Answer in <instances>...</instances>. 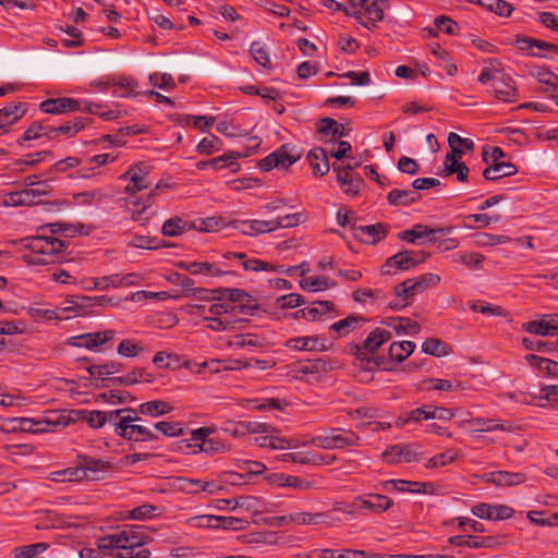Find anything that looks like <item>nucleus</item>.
I'll return each mask as SVG.
<instances>
[{
    "mask_svg": "<svg viewBox=\"0 0 558 558\" xmlns=\"http://www.w3.org/2000/svg\"><path fill=\"white\" fill-rule=\"evenodd\" d=\"M303 218L302 213H296L292 215H286L282 217H278L277 219L270 220L271 230L275 231L279 228H291L301 223Z\"/></svg>",
    "mask_w": 558,
    "mask_h": 558,
    "instance_id": "62",
    "label": "nucleus"
},
{
    "mask_svg": "<svg viewBox=\"0 0 558 558\" xmlns=\"http://www.w3.org/2000/svg\"><path fill=\"white\" fill-rule=\"evenodd\" d=\"M351 229L354 239L367 244H377L384 240L389 232V226L381 222L368 226L352 225Z\"/></svg>",
    "mask_w": 558,
    "mask_h": 558,
    "instance_id": "9",
    "label": "nucleus"
},
{
    "mask_svg": "<svg viewBox=\"0 0 558 558\" xmlns=\"http://www.w3.org/2000/svg\"><path fill=\"white\" fill-rule=\"evenodd\" d=\"M388 319L391 320V323H388L387 320H385L384 324L391 326L398 335H407L408 333L411 336H415V335L420 333V331H421L420 324L415 320H412L411 318L391 317Z\"/></svg>",
    "mask_w": 558,
    "mask_h": 558,
    "instance_id": "39",
    "label": "nucleus"
},
{
    "mask_svg": "<svg viewBox=\"0 0 558 558\" xmlns=\"http://www.w3.org/2000/svg\"><path fill=\"white\" fill-rule=\"evenodd\" d=\"M53 138V126L45 125L41 122H33L24 132L22 137L17 140V144L23 145L25 141H32L40 137Z\"/></svg>",
    "mask_w": 558,
    "mask_h": 558,
    "instance_id": "42",
    "label": "nucleus"
},
{
    "mask_svg": "<svg viewBox=\"0 0 558 558\" xmlns=\"http://www.w3.org/2000/svg\"><path fill=\"white\" fill-rule=\"evenodd\" d=\"M300 156H293L290 154L289 147L287 144L281 145L275 151L267 155L265 158L260 159L258 162L259 169L262 171H270L275 168L288 169L292 166Z\"/></svg>",
    "mask_w": 558,
    "mask_h": 558,
    "instance_id": "6",
    "label": "nucleus"
},
{
    "mask_svg": "<svg viewBox=\"0 0 558 558\" xmlns=\"http://www.w3.org/2000/svg\"><path fill=\"white\" fill-rule=\"evenodd\" d=\"M158 189L154 186L150 192L146 195L145 198H136L132 202V204L137 207L135 209H132V219L134 221L140 222L141 226H145L148 223L149 219L156 215V210L150 209L151 205L155 203V198L158 195Z\"/></svg>",
    "mask_w": 558,
    "mask_h": 558,
    "instance_id": "15",
    "label": "nucleus"
},
{
    "mask_svg": "<svg viewBox=\"0 0 558 558\" xmlns=\"http://www.w3.org/2000/svg\"><path fill=\"white\" fill-rule=\"evenodd\" d=\"M222 301H229L234 307V312H238L243 315L254 316L255 313L259 310L258 301L253 298L245 290L238 288H225Z\"/></svg>",
    "mask_w": 558,
    "mask_h": 558,
    "instance_id": "4",
    "label": "nucleus"
},
{
    "mask_svg": "<svg viewBox=\"0 0 558 558\" xmlns=\"http://www.w3.org/2000/svg\"><path fill=\"white\" fill-rule=\"evenodd\" d=\"M192 225H194V230L202 232H215L220 230L225 226V222L221 218L208 217L193 221Z\"/></svg>",
    "mask_w": 558,
    "mask_h": 558,
    "instance_id": "56",
    "label": "nucleus"
},
{
    "mask_svg": "<svg viewBox=\"0 0 558 558\" xmlns=\"http://www.w3.org/2000/svg\"><path fill=\"white\" fill-rule=\"evenodd\" d=\"M70 420V416L58 414L56 418H46L43 421H35L27 417H21L16 421L19 422V428L23 432L44 433L48 432L50 426L68 425Z\"/></svg>",
    "mask_w": 558,
    "mask_h": 558,
    "instance_id": "14",
    "label": "nucleus"
},
{
    "mask_svg": "<svg viewBox=\"0 0 558 558\" xmlns=\"http://www.w3.org/2000/svg\"><path fill=\"white\" fill-rule=\"evenodd\" d=\"M26 112V105L24 102L10 104L0 109V124L8 129L17 120H20Z\"/></svg>",
    "mask_w": 558,
    "mask_h": 558,
    "instance_id": "36",
    "label": "nucleus"
},
{
    "mask_svg": "<svg viewBox=\"0 0 558 558\" xmlns=\"http://www.w3.org/2000/svg\"><path fill=\"white\" fill-rule=\"evenodd\" d=\"M148 173L149 167L145 163L135 165L122 173L119 180L129 181L124 187V192L134 195L143 190L149 189L151 183L147 180Z\"/></svg>",
    "mask_w": 558,
    "mask_h": 558,
    "instance_id": "5",
    "label": "nucleus"
},
{
    "mask_svg": "<svg viewBox=\"0 0 558 558\" xmlns=\"http://www.w3.org/2000/svg\"><path fill=\"white\" fill-rule=\"evenodd\" d=\"M518 172L515 165L511 162H495L483 171V177L487 181H497L506 177L514 175Z\"/></svg>",
    "mask_w": 558,
    "mask_h": 558,
    "instance_id": "29",
    "label": "nucleus"
},
{
    "mask_svg": "<svg viewBox=\"0 0 558 558\" xmlns=\"http://www.w3.org/2000/svg\"><path fill=\"white\" fill-rule=\"evenodd\" d=\"M39 109L49 114H62L81 110V104L69 97L48 98L40 102Z\"/></svg>",
    "mask_w": 558,
    "mask_h": 558,
    "instance_id": "18",
    "label": "nucleus"
},
{
    "mask_svg": "<svg viewBox=\"0 0 558 558\" xmlns=\"http://www.w3.org/2000/svg\"><path fill=\"white\" fill-rule=\"evenodd\" d=\"M393 506V500L381 494H366L357 496L351 504L349 514L355 513H383Z\"/></svg>",
    "mask_w": 558,
    "mask_h": 558,
    "instance_id": "3",
    "label": "nucleus"
},
{
    "mask_svg": "<svg viewBox=\"0 0 558 558\" xmlns=\"http://www.w3.org/2000/svg\"><path fill=\"white\" fill-rule=\"evenodd\" d=\"M158 508L153 505H142L128 511L126 519L129 520H147L157 517Z\"/></svg>",
    "mask_w": 558,
    "mask_h": 558,
    "instance_id": "54",
    "label": "nucleus"
},
{
    "mask_svg": "<svg viewBox=\"0 0 558 558\" xmlns=\"http://www.w3.org/2000/svg\"><path fill=\"white\" fill-rule=\"evenodd\" d=\"M449 543L454 546H466L470 548H493L504 543L502 536H472V535H456L449 538Z\"/></svg>",
    "mask_w": 558,
    "mask_h": 558,
    "instance_id": "13",
    "label": "nucleus"
},
{
    "mask_svg": "<svg viewBox=\"0 0 558 558\" xmlns=\"http://www.w3.org/2000/svg\"><path fill=\"white\" fill-rule=\"evenodd\" d=\"M236 228L242 234L256 235L271 232L270 220H242L234 222Z\"/></svg>",
    "mask_w": 558,
    "mask_h": 558,
    "instance_id": "34",
    "label": "nucleus"
},
{
    "mask_svg": "<svg viewBox=\"0 0 558 558\" xmlns=\"http://www.w3.org/2000/svg\"><path fill=\"white\" fill-rule=\"evenodd\" d=\"M332 449H344L360 445V437L352 430L331 428Z\"/></svg>",
    "mask_w": 558,
    "mask_h": 558,
    "instance_id": "31",
    "label": "nucleus"
},
{
    "mask_svg": "<svg viewBox=\"0 0 558 558\" xmlns=\"http://www.w3.org/2000/svg\"><path fill=\"white\" fill-rule=\"evenodd\" d=\"M117 351L122 356L135 357V356L140 355L144 351V348L138 342H136L135 340L123 339L118 344Z\"/></svg>",
    "mask_w": 558,
    "mask_h": 558,
    "instance_id": "60",
    "label": "nucleus"
},
{
    "mask_svg": "<svg viewBox=\"0 0 558 558\" xmlns=\"http://www.w3.org/2000/svg\"><path fill=\"white\" fill-rule=\"evenodd\" d=\"M422 351L426 354L434 355L437 357L445 356L448 354L446 342L437 338H427L422 343Z\"/></svg>",
    "mask_w": 558,
    "mask_h": 558,
    "instance_id": "51",
    "label": "nucleus"
},
{
    "mask_svg": "<svg viewBox=\"0 0 558 558\" xmlns=\"http://www.w3.org/2000/svg\"><path fill=\"white\" fill-rule=\"evenodd\" d=\"M221 146V141L216 135H210L208 137L203 138L196 146V150L203 155H211L215 151H219Z\"/></svg>",
    "mask_w": 558,
    "mask_h": 558,
    "instance_id": "64",
    "label": "nucleus"
},
{
    "mask_svg": "<svg viewBox=\"0 0 558 558\" xmlns=\"http://www.w3.org/2000/svg\"><path fill=\"white\" fill-rule=\"evenodd\" d=\"M415 347V343L412 341L392 342L388 351L389 357L398 363L403 362L413 353Z\"/></svg>",
    "mask_w": 558,
    "mask_h": 558,
    "instance_id": "44",
    "label": "nucleus"
},
{
    "mask_svg": "<svg viewBox=\"0 0 558 558\" xmlns=\"http://www.w3.org/2000/svg\"><path fill=\"white\" fill-rule=\"evenodd\" d=\"M121 427V432H118L117 435L130 441H151L158 439V436L151 429L143 425H122Z\"/></svg>",
    "mask_w": 558,
    "mask_h": 558,
    "instance_id": "24",
    "label": "nucleus"
},
{
    "mask_svg": "<svg viewBox=\"0 0 558 558\" xmlns=\"http://www.w3.org/2000/svg\"><path fill=\"white\" fill-rule=\"evenodd\" d=\"M106 87H112V94L117 97H135L138 95L136 92L138 82L132 76H112L108 77Z\"/></svg>",
    "mask_w": 558,
    "mask_h": 558,
    "instance_id": "20",
    "label": "nucleus"
},
{
    "mask_svg": "<svg viewBox=\"0 0 558 558\" xmlns=\"http://www.w3.org/2000/svg\"><path fill=\"white\" fill-rule=\"evenodd\" d=\"M81 468L85 471V476H93L97 472H106L112 468L109 461L96 459L89 456H78Z\"/></svg>",
    "mask_w": 558,
    "mask_h": 558,
    "instance_id": "40",
    "label": "nucleus"
},
{
    "mask_svg": "<svg viewBox=\"0 0 558 558\" xmlns=\"http://www.w3.org/2000/svg\"><path fill=\"white\" fill-rule=\"evenodd\" d=\"M492 92L504 102H514L518 99L514 81L508 75L500 74V78L492 84Z\"/></svg>",
    "mask_w": 558,
    "mask_h": 558,
    "instance_id": "23",
    "label": "nucleus"
},
{
    "mask_svg": "<svg viewBox=\"0 0 558 558\" xmlns=\"http://www.w3.org/2000/svg\"><path fill=\"white\" fill-rule=\"evenodd\" d=\"M451 231H452L451 227L433 229V228L427 227L426 225L416 223L412 227V229H408V230L400 232L398 234V239L401 241H405L408 243H412V244H415V243L422 244V242H420V240H422L424 238H429V242H435L436 234L445 235V234L450 233Z\"/></svg>",
    "mask_w": 558,
    "mask_h": 558,
    "instance_id": "7",
    "label": "nucleus"
},
{
    "mask_svg": "<svg viewBox=\"0 0 558 558\" xmlns=\"http://www.w3.org/2000/svg\"><path fill=\"white\" fill-rule=\"evenodd\" d=\"M383 459L387 463H411L420 460V453L412 445H393L383 452Z\"/></svg>",
    "mask_w": 558,
    "mask_h": 558,
    "instance_id": "17",
    "label": "nucleus"
},
{
    "mask_svg": "<svg viewBox=\"0 0 558 558\" xmlns=\"http://www.w3.org/2000/svg\"><path fill=\"white\" fill-rule=\"evenodd\" d=\"M178 267L184 269L191 275H205L208 277H220L232 274L229 270L222 269L219 264H211L208 262H180L178 263Z\"/></svg>",
    "mask_w": 558,
    "mask_h": 558,
    "instance_id": "21",
    "label": "nucleus"
},
{
    "mask_svg": "<svg viewBox=\"0 0 558 558\" xmlns=\"http://www.w3.org/2000/svg\"><path fill=\"white\" fill-rule=\"evenodd\" d=\"M421 195L413 190L393 189L387 195V202L393 206H409L417 203Z\"/></svg>",
    "mask_w": 558,
    "mask_h": 558,
    "instance_id": "35",
    "label": "nucleus"
},
{
    "mask_svg": "<svg viewBox=\"0 0 558 558\" xmlns=\"http://www.w3.org/2000/svg\"><path fill=\"white\" fill-rule=\"evenodd\" d=\"M319 338L317 336H308V337H299V338H292L289 339L286 342V347L293 349V350H300V351H324L326 350L325 345L322 344L320 348H318Z\"/></svg>",
    "mask_w": 558,
    "mask_h": 558,
    "instance_id": "43",
    "label": "nucleus"
},
{
    "mask_svg": "<svg viewBox=\"0 0 558 558\" xmlns=\"http://www.w3.org/2000/svg\"><path fill=\"white\" fill-rule=\"evenodd\" d=\"M216 121L215 117L183 114L179 122L183 125H193L195 129L206 132Z\"/></svg>",
    "mask_w": 558,
    "mask_h": 558,
    "instance_id": "48",
    "label": "nucleus"
},
{
    "mask_svg": "<svg viewBox=\"0 0 558 558\" xmlns=\"http://www.w3.org/2000/svg\"><path fill=\"white\" fill-rule=\"evenodd\" d=\"M527 363L548 377H558V362L535 354L525 356Z\"/></svg>",
    "mask_w": 558,
    "mask_h": 558,
    "instance_id": "38",
    "label": "nucleus"
},
{
    "mask_svg": "<svg viewBox=\"0 0 558 558\" xmlns=\"http://www.w3.org/2000/svg\"><path fill=\"white\" fill-rule=\"evenodd\" d=\"M180 359L175 353H168L165 351L157 352L153 357V363L159 368H173Z\"/></svg>",
    "mask_w": 558,
    "mask_h": 558,
    "instance_id": "63",
    "label": "nucleus"
},
{
    "mask_svg": "<svg viewBox=\"0 0 558 558\" xmlns=\"http://www.w3.org/2000/svg\"><path fill=\"white\" fill-rule=\"evenodd\" d=\"M364 322H366L365 317L353 314L331 324L329 329L330 331L336 332L338 337H344L357 329Z\"/></svg>",
    "mask_w": 558,
    "mask_h": 558,
    "instance_id": "30",
    "label": "nucleus"
},
{
    "mask_svg": "<svg viewBox=\"0 0 558 558\" xmlns=\"http://www.w3.org/2000/svg\"><path fill=\"white\" fill-rule=\"evenodd\" d=\"M76 418L86 422L92 428H100L106 423L110 424L113 427V420L111 421V411H88V410H78L74 411Z\"/></svg>",
    "mask_w": 558,
    "mask_h": 558,
    "instance_id": "26",
    "label": "nucleus"
},
{
    "mask_svg": "<svg viewBox=\"0 0 558 558\" xmlns=\"http://www.w3.org/2000/svg\"><path fill=\"white\" fill-rule=\"evenodd\" d=\"M194 225L184 220L182 217L174 216L167 219L161 227V233L165 236H179L189 230H193Z\"/></svg>",
    "mask_w": 558,
    "mask_h": 558,
    "instance_id": "33",
    "label": "nucleus"
},
{
    "mask_svg": "<svg viewBox=\"0 0 558 558\" xmlns=\"http://www.w3.org/2000/svg\"><path fill=\"white\" fill-rule=\"evenodd\" d=\"M332 170L337 172V181L345 194L356 195L359 193L360 186L363 183L362 178L354 177L348 170H341V167L335 163L332 165Z\"/></svg>",
    "mask_w": 558,
    "mask_h": 558,
    "instance_id": "27",
    "label": "nucleus"
},
{
    "mask_svg": "<svg viewBox=\"0 0 558 558\" xmlns=\"http://www.w3.org/2000/svg\"><path fill=\"white\" fill-rule=\"evenodd\" d=\"M280 522V524H296V525H319L326 524L330 525L332 520L328 513L325 512H295L289 513L286 515H281L276 518Z\"/></svg>",
    "mask_w": 558,
    "mask_h": 558,
    "instance_id": "11",
    "label": "nucleus"
},
{
    "mask_svg": "<svg viewBox=\"0 0 558 558\" xmlns=\"http://www.w3.org/2000/svg\"><path fill=\"white\" fill-rule=\"evenodd\" d=\"M336 283L330 281L329 278L324 276L307 277L300 281V287L304 291H324L330 287H335Z\"/></svg>",
    "mask_w": 558,
    "mask_h": 558,
    "instance_id": "47",
    "label": "nucleus"
},
{
    "mask_svg": "<svg viewBox=\"0 0 558 558\" xmlns=\"http://www.w3.org/2000/svg\"><path fill=\"white\" fill-rule=\"evenodd\" d=\"M85 228L83 223L65 221L39 227V234L22 239L24 247L29 250V254L22 256L23 262L29 266L62 263L70 243L56 238L54 234L74 238L77 234H87L88 231H84Z\"/></svg>",
    "mask_w": 558,
    "mask_h": 558,
    "instance_id": "1",
    "label": "nucleus"
},
{
    "mask_svg": "<svg viewBox=\"0 0 558 558\" xmlns=\"http://www.w3.org/2000/svg\"><path fill=\"white\" fill-rule=\"evenodd\" d=\"M335 304L330 301L313 302L312 305L300 310L302 318L314 322L320 318L324 314L333 311Z\"/></svg>",
    "mask_w": 558,
    "mask_h": 558,
    "instance_id": "41",
    "label": "nucleus"
},
{
    "mask_svg": "<svg viewBox=\"0 0 558 558\" xmlns=\"http://www.w3.org/2000/svg\"><path fill=\"white\" fill-rule=\"evenodd\" d=\"M471 512L478 519L484 520H506L514 514V510L506 505H493L481 502L472 507Z\"/></svg>",
    "mask_w": 558,
    "mask_h": 558,
    "instance_id": "12",
    "label": "nucleus"
},
{
    "mask_svg": "<svg viewBox=\"0 0 558 558\" xmlns=\"http://www.w3.org/2000/svg\"><path fill=\"white\" fill-rule=\"evenodd\" d=\"M294 371L302 376L320 374L327 372V363L323 359L308 360L299 364Z\"/></svg>",
    "mask_w": 558,
    "mask_h": 558,
    "instance_id": "49",
    "label": "nucleus"
},
{
    "mask_svg": "<svg viewBox=\"0 0 558 558\" xmlns=\"http://www.w3.org/2000/svg\"><path fill=\"white\" fill-rule=\"evenodd\" d=\"M93 286L92 287H85L86 290H107L109 288H121V275L113 274L109 276H104L100 278H93Z\"/></svg>",
    "mask_w": 558,
    "mask_h": 558,
    "instance_id": "52",
    "label": "nucleus"
},
{
    "mask_svg": "<svg viewBox=\"0 0 558 558\" xmlns=\"http://www.w3.org/2000/svg\"><path fill=\"white\" fill-rule=\"evenodd\" d=\"M171 410H172V407L168 402L161 401V400L148 401V402L142 403L138 407V412L141 414L149 415L153 417L167 414Z\"/></svg>",
    "mask_w": 558,
    "mask_h": 558,
    "instance_id": "46",
    "label": "nucleus"
},
{
    "mask_svg": "<svg viewBox=\"0 0 558 558\" xmlns=\"http://www.w3.org/2000/svg\"><path fill=\"white\" fill-rule=\"evenodd\" d=\"M250 53L253 56L255 61L263 68L270 69L271 61L268 51L265 46L258 41H253L250 47Z\"/></svg>",
    "mask_w": 558,
    "mask_h": 558,
    "instance_id": "61",
    "label": "nucleus"
},
{
    "mask_svg": "<svg viewBox=\"0 0 558 558\" xmlns=\"http://www.w3.org/2000/svg\"><path fill=\"white\" fill-rule=\"evenodd\" d=\"M155 380L154 375L148 373L145 368H135L128 374L119 377H113L109 379H104L101 384V388H109L111 386L121 385V386H132L138 383H148L151 384Z\"/></svg>",
    "mask_w": 558,
    "mask_h": 558,
    "instance_id": "16",
    "label": "nucleus"
},
{
    "mask_svg": "<svg viewBox=\"0 0 558 558\" xmlns=\"http://www.w3.org/2000/svg\"><path fill=\"white\" fill-rule=\"evenodd\" d=\"M122 549L133 550L151 541L150 535L145 533L142 525H125L119 532Z\"/></svg>",
    "mask_w": 558,
    "mask_h": 558,
    "instance_id": "8",
    "label": "nucleus"
},
{
    "mask_svg": "<svg viewBox=\"0 0 558 558\" xmlns=\"http://www.w3.org/2000/svg\"><path fill=\"white\" fill-rule=\"evenodd\" d=\"M499 216L490 217L486 214H471L463 218V227L468 229L473 228H485L490 225L492 221H498Z\"/></svg>",
    "mask_w": 558,
    "mask_h": 558,
    "instance_id": "50",
    "label": "nucleus"
},
{
    "mask_svg": "<svg viewBox=\"0 0 558 558\" xmlns=\"http://www.w3.org/2000/svg\"><path fill=\"white\" fill-rule=\"evenodd\" d=\"M307 159L315 175L323 177L330 169L327 151L322 147L311 149L307 154Z\"/></svg>",
    "mask_w": 558,
    "mask_h": 558,
    "instance_id": "28",
    "label": "nucleus"
},
{
    "mask_svg": "<svg viewBox=\"0 0 558 558\" xmlns=\"http://www.w3.org/2000/svg\"><path fill=\"white\" fill-rule=\"evenodd\" d=\"M393 292L398 299L411 304L416 294L421 293L414 278L407 279L395 286Z\"/></svg>",
    "mask_w": 558,
    "mask_h": 558,
    "instance_id": "45",
    "label": "nucleus"
},
{
    "mask_svg": "<svg viewBox=\"0 0 558 558\" xmlns=\"http://www.w3.org/2000/svg\"><path fill=\"white\" fill-rule=\"evenodd\" d=\"M92 376L112 375L121 372L122 364L119 362H107L98 365H89L85 368Z\"/></svg>",
    "mask_w": 558,
    "mask_h": 558,
    "instance_id": "55",
    "label": "nucleus"
},
{
    "mask_svg": "<svg viewBox=\"0 0 558 558\" xmlns=\"http://www.w3.org/2000/svg\"><path fill=\"white\" fill-rule=\"evenodd\" d=\"M434 24L436 28L429 29V33L433 36H437L438 31H441L448 35H453L456 34V29L458 28V24L446 15L437 16L434 21Z\"/></svg>",
    "mask_w": 558,
    "mask_h": 558,
    "instance_id": "59",
    "label": "nucleus"
},
{
    "mask_svg": "<svg viewBox=\"0 0 558 558\" xmlns=\"http://www.w3.org/2000/svg\"><path fill=\"white\" fill-rule=\"evenodd\" d=\"M392 337L391 331L377 327L372 330L362 343L351 344L350 353L361 361L371 362L369 355L374 354L384 343Z\"/></svg>",
    "mask_w": 558,
    "mask_h": 558,
    "instance_id": "2",
    "label": "nucleus"
},
{
    "mask_svg": "<svg viewBox=\"0 0 558 558\" xmlns=\"http://www.w3.org/2000/svg\"><path fill=\"white\" fill-rule=\"evenodd\" d=\"M453 260L469 268L478 269L485 260V256L477 252H463L457 254Z\"/></svg>",
    "mask_w": 558,
    "mask_h": 558,
    "instance_id": "53",
    "label": "nucleus"
},
{
    "mask_svg": "<svg viewBox=\"0 0 558 558\" xmlns=\"http://www.w3.org/2000/svg\"><path fill=\"white\" fill-rule=\"evenodd\" d=\"M387 8L388 0H365L360 10H354L355 12H361V19L356 21L368 27L367 24L363 22V16H365L372 25L375 26L378 22L384 20L385 10Z\"/></svg>",
    "mask_w": 558,
    "mask_h": 558,
    "instance_id": "19",
    "label": "nucleus"
},
{
    "mask_svg": "<svg viewBox=\"0 0 558 558\" xmlns=\"http://www.w3.org/2000/svg\"><path fill=\"white\" fill-rule=\"evenodd\" d=\"M141 414L138 410L132 408L119 409L111 411V421L113 420V430L117 434L121 432L122 425H133L140 421Z\"/></svg>",
    "mask_w": 558,
    "mask_h": 558,
    "instance_id": "32",
    "label": "nucleus"
},
{
    "mask_svg": "<svg viewBox=\"0 0 558 558\" xmlns=\"http://www.w3.org/2000/svg\"><path fill=\"white\" fill-rule=\"evenodd\" d=\"M421 264V260L413 256L411 251H400L388 257L381 266L383 275H390L397 271H405Z\"/></svg>",
    "mask_w": 558,
    "mask_h": 558,
    "instance_id": "10",
    "label": "nucleus"
},
{
    "mask_svg": "<svg viewBox=\"0 0 558 558\" xmlns=\"http://www.w3.org/2000/svg\"><path fill=\"white\" fill-rule=\"evenodd\" d=\"M38 190L24 189L10 192L4 195V204L8 206H32L41 202L38 199Z\"/></svg>",
    "mask_w": 558,
    "mask_h": 558,
    "instance_id": "25",
    "label": "nucleus"
},
{
    "mask_svg": "<svg viewBox=\"0 0 558 558\" xmlns=\"http://www.w3.org/2000/svg\"><path fill=\"white\" fill-rule=\"evenodd\" d=\"M155 429L167 437H177L184 434L182 423L161 421L154 425Z\"/></svg>",
    "mask_w": 558,
    "mask_h": 558,
    "instance_id": "57",
    "label": "nucleus"
},
{
    "mask_svg": "<svg viewBox=\"0 0 558 558\" xmlns=\"http://www.w3.org/2000/svg\"><path fill=\"white\" fill-rule=\"evenodd\" d=\"M89 296H71L66 300V303L70 304L71 313L73 316H85L88 314L89 308H92V303L85 302Z\"/></svg>",
    "mask_w": 558,
    "mask_h": 558,
    "instance_id": "58",
    "label": "nucleus"
},
{
    "mask_svg": "<svg viewBox=\"0 0 558 558\" xmlns=\"http://www.w3.org/2000/svg\"><path fill=\"white\" fill-rule=\"evenodd\" d=\"M523 473H512L507 471L490 472L487 474V482L497 486H513L525 481Z\"/></svg>",
    "mask_w": 558,
    "mask_h": 558,
    "instance_id": "37",
    "label": "nucleus"
},
{
    "mask_svg": "<svg viewBox=\"0 0 558 558\" xmlns=\"http://www.w3.org/2000/svg\"><path fill=\"white\" fill-rule=\"evenodd\" d=\"M517 45L522 50H527L531 48L539 49L538 52H532V56L539 58H548L550 53L558 54V45L532 37H518Z\"/></svg>",
    "mask_w": 558,
    "mask_h": 558,
    "instance_id": "22",
    "label": "nucleus"
}]
</instances>
